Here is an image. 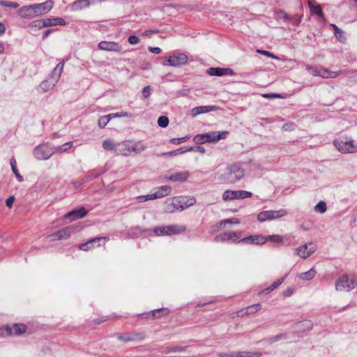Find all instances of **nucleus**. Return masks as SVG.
I'll list each match as a JSON object with an SVG mask.
<instances>
[{
  "label": "nucleus",
  "instance_id": "1",
  "mask_svg": "<svg viewBox=\"0 0 357 357\" xmlns=\"http://www.w3.org/2000/svg\"><path fill=\"white\" fill-rule=\"evenodd\" d=\"M53 1L48 0L40 3L24 6L18 10V14L22 18L37 17L49 13L53 8Z\"/></svg>",
  "mask_w": 357,
  "mask_h": 357
},
{
  "label": "nucleus",
  "instance_id": "2",
  "mask_svg": "<svg viewBox=\"0 0 357 357\" xmlns=\"http://www.w3.org/2000/svg\"><path fill=\"white\" fill-rule=\"evenodd\" d=\"M196 203L193 197H181L173 199L170 202H166L165 211L168 213H174L176 211H183Z\"/></svg>",
  "mask_w": 357,
  "mask_h": 357
},
{
  "label": "nucleus",
  "instance_id": "3",
  "mask_svg": "<svg viewBox=\"0 0 357 357\" xmlns=\"http://www.w3.org/2000/svg\"><path fill=\"white\" fill-rule=\"evenodd\" d=\"M244 170L236 164L229 165L227 172L221 175V179L227 183H235L243 178Z\"/></svg>",
  "mask_w": 357,
  "mask_h": 357
},
{
  "label": "nucleus",
  "instance_id": "4",
  "mask_svg": "<svg viewBox=\"0 0 357 357\" xmlns=\"http://www.w3.org/2000/svg\"><path fill=\"white\" fill-rule=\"evenodd\" d=\"M228 135V131L210 132L204 134H198L194 137L193 142L197 144H202L206 142H216L220 139H225Z\"/></svg>",
  "mask_w": 357,
  "mask_h": 357
},
{
  "label": "nucleus",
  "instance_id": "5",
  "mask_svg": "<svg viewBox=\"0 0 357 357\" xmlns=\"http://www.w3.org/2000/svg\"><path fill=\"white\" fill-rule=\"evenodd\" d=\"M357 287V276L355 275L344 274L335 282L337 291H350Z\"/></svg>",
  "mask_w": 357,
  "mask_h": 357
},
{
  "label": "nucleus",
  "instance_id": "6",
  "mask_svg": "<svg viewBox=\"0 0 357 357\" xmlns=\"http://www.w3.org/2000/svg\"><path fill=\"white\" fill-rule=\"evenodd\" d=\"M186 231L185 225H170L167 226L156 227L153 232L156 236H172L178 234Z\"/></svg>",
  "mask_w": 357,
  "mask_h": 357
},
{
  "label": "nucleus",
  "instance_id": "7",
  "mask_svg": "<svg viewBox=\"0 0 357 357\" xmlns=\"http://www.w3.org/2000/svg\"><path fill=\"white\" fill-rule=\"evenodd\" d=\"M33 153L37 160H45L54 153V148L48 143L41 144L33 149Z\"/></svg>",
  "mask_w": 357,
  "mask_h": 357
},
{
  "label": "nucleus",
  "instance_id": "8",
  "mask_svg": "<svg viewBox=\"0 0 357 357\" xmlns=\"http://www.w3.org/2000/svg\"><path fill=\"white\" fill-rule=\"evenodd\" d=\"M333 144L335 148L340 152L344 153H357V144H354L352 140L347 139H337L334 140Z\"/></svg>",
  "mask_w": 357,
  "mask_h": 357
},
{
  "label": "nucleus",
  "instance_id": "9",
  "mask_svg": "<svg viewBox=\"0 0 357 357\" xmlns=\"http://www.w3.org/2000/svg\"><path fill=\"white\" fill-rule=\"evenodd\" d=\"M27 330L24 324H14L12 326L8 325L0 328V335L2 336L21 335Z\"/></svg>",
  "mask_w": 357,
  "mask_h": 357
},
{
  "label": "nucleus",
  "instance_id": "10",
  "mask_svg": "<svg viewBox=\"0 0 357 357\" xmlns=\"http://www.w3.org/2000/svg\"><path fill=\"white\" fill-rule=\"evenodd\" d=\"M287 215V211L284 209H280L278 211H264L258 213L257 220L259 222H265L266 220H272Z\"/></svg>",
  "mask_w": 357,
  "mask_h": 357
},
{
  "label": "nucleus",
  "instance_id": "11",
  "mask_svg": "<svg viewBox=\"0 0 357 357\" xmlns=\"http://www.w3.org/2000/svg\"><path fill=\"white\" fill-rule=\"evenodd\" d=\"M252 196V192L246 190H229L224 192L222 199L225 201L233 200L235 199H245Z\"/></svg>",
  "mask_w": 357,
  "mask_h": 357
},
{
  "label": "nucleus",
  "instance_id": "12",
  "mask_svg": "<svg viewBox=\"0 0 357 357\" xmlns=\"http://www.w3.org/2000/svg\"><path fill=\"white\" fill-rule=\"evenodd\" d=\"M261 356L262 353L260 351L251 352L248 351L220 352L217 354L218 357H261Z\"/></svg>",
  "mask_w": 357,
  "mask_h": 357
},
{
  "label": "nucleus",
  "instance_id": "13",
  "mask_svg": "<svg viewBox=\"0 0 357 357\" xmlns=\"http://www.w3.org/2000/svg\"><path fill=\"white\" fill-rule=\"evenodd\" d=\"M75 228L73 226L66 227L56 232H54L49 236V238L54 240H66L69 238L71 235L75 232Z\"/></svg>",
  "mask_w": 357,
  "mask_h": 357
},
{
  "label": "nucleus",
  "instance_id": "14",
  "mask_svg": "<svg viewBox=\"0 0 357 357\" xmlns=\"http://www.w3.org/2000/svg\"><path fill=\"white\" fill-rule=\"evenodd\" d=\"M188 62V56L183 53L178 54L177 55L170 56L166 61L164 65H167L174 67H178L185 64Z\"/></svg>",
  "mask_w": 357,
  "mask_h": 357
},
{
  "label": "nucleus",
  "instance_id": "15",
  "mask_svg": "<svg viewBox=\"0 0 357 357\" xmlns=\"http://www.w3.org/2000/svg\"><path fill=\"white\" fill-rule=\"evenodd\" d=\"M206 73L211 76L221 77L224 75H234L235 72L229 68L211 67L207 69Z\"/></svg>",
  "mask_w": 357,
  "mask_h": 357
},
{
  "label": "nucleus",
  "instance_id": "16",
  "mask_svg": "<svg viewBox=\"0 0 357 357\" xmlns=\"http://www.w3.org/2000/svg\"><path fill=\"white\" fill-rule=\"evenodd\" d=\"M312 243H305L300 247L295 248L294 253L296 255L300 256L303 259H306L310 257L312 254L315 252V247H308V245H312Z\"/></svg>",
  "mask_w": 357,
  "mask_h": 357
},
{
  "label": "nucleus",
  "instance_id": "17",
  "mask_svg": "<svg viewBox=\"0 0 357 357\" xmlns=\"http://www.w3.org/2000/svg\"><path fill=\"white\" fill-rule=\"evenodd\" d=\"M63 61L60 62L52 70L51 75L48 78L49 82H50V86H54L56 82L59 81L63 68Z\"/></svg>",
  "mask_w": 357,
  "mask_h": 357
},
{
  "label": "nucleus",
  "instance_id": "18",
  "mask_svg": "<svg viewBox=\"0 0 357 357\" xmlns=\"http://www.w3.org/2000/svg\"><path fill=\"white\" fill-rule=\"evenodd\" d=\"M87 213L88 211L86 210L84 207H79L67 213L64 215V217L66 218L70 219V220L73 221L85 217L87 215Z\"/></svg>",
  "mask_w": 357,
  "mask_h": 357
},
{
  "label": "nucleus",
  "instance_id": "19",
  "mask_svg": "<svg viewBox=\"0 0 357 357\" xmlns=\"http://www.w3.org/2000/svg\"><path fill=\"white\" fill-rule=\"evenodd\" d=\"M98 49L109 52H120L121 46L115 42L101 41L98 43Z\"/></svg>",
  "mask_w": 357,
  "mask_h": 357
},
{
  "label": "nucleus",
  "instance_id": "20",
  "mask_svg": "<svg viewBox=\"0 0 357 357\" xmlns=\"http://www.w3.org/2000/svg\"><path fill=\"white\" fill-rule=\"evenodd\" d=\"M308 72L314 76H321L323 77H335L337 76L336 73L331 72L327 70H320L313 68L312 66H307L306 68Z\"/></svg>",
  "mask_w": 357,
  "mask_h": 357
},
{
  "label": "nucleus",
  "instance_id": "21",
  "mask_svg": "<svg viewBox=\"0 0 357 357\" xmlns=\"http://www.w3.org/2000/svg\"><path fill=\"white\" fill-rule=\"evenodd\" d=\"M146 149V146L143 141H138L135 143H132L130 141V155L132 154H139L142 153Z\"/></svg>",
  "mask_w": 357,
  "mask_h": 357
},
{
  "label": "nucleus",
  "instance_id": "22",
  "mask_svg": "<svg viewBox=\"0 0 357 357\" xmlns=\"http://www.w3.org/2000/svg\"><path fill=\"white\" fill-rule=\"evenodd\" d=\"M130 140L117 143L116 154L128 156L130 155Z\"/></svg>",
  "mask_w": 357,
  "mask_h": 357
},
{
  "label": "nucleus",
  "instance_id": "23",
  "mask_svg": "<svg viewBox=\"0 0 357 357\" xmlns=\"http://www.w3.org/2000/svg\"><path fill=\"white\" fill-rule=\"evenodd\" d=\"M189 177V172L188 171L178 172L173 174L169 175L167 177L169 181H179L184 182L187 181Z\"/></svg>",
  "mask_w": 357,
  "mask_h": 357
},
{
  "label": "nucleus",
  "instance_id": "24",
  "mask_svg": "<svg viewBox=\"0 0 357 357\" xmlns=\"http://www.w3.org/2000/svg\"><path fill=\"white\" fill-rule=\"evenodd\" d=\"M217 109L218 107L215 105L198 106L192 109V114L193 116H196L198 114L215 111Z\"/></svg>",
  "mask_w": 357,
  "mask_h": 357
},
{
  "label": "nucleus",
  "instance_id": "25",
  "mask_svg": "<svg viewBox=\"0 0 357 357\" xmlns=\"http://www.w3.org/2000/svg\"><path fill=\"white\" fill-rule=\"evenodd\" d=\"M108 240L107 237H95L90 240H89L87 242L81 243L79 245V248L82 250L86 251L89 249L93 247V244L96 242H100V241H107Z\"/></svg>",
  "mask_w": 357,
  "mask_h": 357
},
{
  "label": "nucleus",
  "instance_id": "26",
  "mask_svg": "<svg viewBox=\"0 0 357 357\" xmlns=\"http://www.w3.org/2000/svg\"><path fill=\"white\" fill-rule=\"evenodd\" d=\"M45 22L46 27L54 26L57 25L65 26L66 24V21L61 17H50L44 18Z\"/></svg>",
  "mask_w": 357,
  "mask_h": 357
},
{
  "label": "nucleus",
  "instance_id": "27",
  "mask_svg": "<svg viewBox=\"0 0 357 357\" xmlns=\"http://www.w3.org/2000/svg\"><path fill=\"white\" fill-rule=\"evenodd\" d=\"M288 338V334L287 333H280L275 335L271 336L264 340V341L268 344H271L274 342H278L280 340H286Z\"/></svg>",
  "mask_w": 357,
  "mask_h": 357
},
{
  "label": "nucleus",
  "instance_id": "28",
  "mask_svg": "<svg viewBox=\"0 0 357 357\" xmlns=\"http://www.w3.org/2000/svg\"><path fill=\"white\" fill-rule=\"evenodd\" d=\"M88 6H89L88 0H76L71 4V9L73 10H80Z\"/></svg>",
  "mask_w": 357,
  "mask_h": 357
},
{
  "label": "nucleus",
  "instance_id": "29",
  "mask_svg": "<svg viewBox=\"0 0 357 357\" xmlns=\"http://www.w3.org/2000/svg\"><path fill=\"white\" fill-rule=\"evenodd\" d=\"M312 327L313 324L310 320H304L296 324V328L302 331H309Z\"/></svg>",
  "mask_w": 357,
  "mask_h": 357
},
{
  "label": "nucleus",
  "instance_id": "30",
  "mask_svg": "<svg viewBox=\"0 0 357 357\" xmlns=\"http://www.w3.org/2000/svg\"><path fill=\"white\" fill-rule=\"evenodd\" d=\"M29 27L31 30H40L43 28H45L46 26H45V20L41 19V20H34L29 24Z\"/></svg>",
  "mask_w": 357,
  "mask_h": 357
},
{
  "label": "nucleus",
  "instance_id": "31",
  "mask_svg": "<svg viewBox=\"0 0 357 357\" xmlns=\"http://www.w3.org/2000/svg\"><path fill=\"white\" fill-rule=\"evenodd\" d=\"M162 195V194H158V193L154 192V193L150 194V195L138 196L137 197V199L139 202L142 203V202H146L149 200H153L155 199L161 198Z\"/></svg>",
  "mask_w": 357,
  "mask_h": 357
},
{
  "label": "nucleus",
  "instance_id": "32",
  "mask_svg": "<svg viewBox=\"0 0 357 357\" xmlns=\"http://www.w3.org/2000/svg\"><path fill=\"white\" fill-rule=\"evenodd\" d=\"M102 148L106 151H116L117 143L115 144L112 139H107L102 142Z\"/></svg>",
  "mask_w": 357,
  "mask_h": 357
},
{
  "label": "nucleus",
  "instance_id": "33",
  "mask_svg": "<svg viewBox=\"0 0 357 357\" xmlns=\"http://www.w3.org/2000/svg\"><path fill=\"white\" fill-rule=\"evenodd\" d=\"M316 273V270L312 267L308 271L301 273L299 277L303 280H310L315 276Z\"/></svg>",
  "mask_w": 357,
  "mask_h": 357
},
{
  "label": "nucleus",
  "instance_id": "34",
  "mask_svg": "<svg viewBox=\"0 0 357 357\" xmlns=\"http://www.w3.org/2000/svg\"><path fill=\"white\" fill-rule=\"evenodd\" d=\"M10 165L11 166L12 171H13V174L15 175L17 181L19 182H22L24 181V178H23L22 176L20 175V174L18 172V169L16 166V161L14 158L10 159Z\"/></svg>",
  "mask_w": 357,
  "mask_h": 357
},
{
  "label": "nucleus",
  "instance_id": "35",
  "mask_svg": "<svg viewBox=\"0 0 357 357\" xmlns=\"http://www.w3.org/2000/svg\"><path fill=\"white\" fill-rule=\"evenodd\" d=\"M73 146V142H68L59 146H53L54 153H62Z\"/></svg>",
  "mask_w": 357,
  "mask_h": 357
},
{
  "label": "nucleus",
  "instance_id": "36",
  "mask_svg": "<svg viewBox=\"0 0 357 357\" xmlns=\"http://www.w3.org/2000/svg\"><path fill=\"white\" fill-rule=\"evenodd\" d=\"M186 152H188V146H181L179 149L174 150V151H169V152H164L162 153V155L175 156L178 154H182V153H184Z\"/></svg>",
  "mask_w": 357,
  "mask_h": 357
},
{
  "label": "nucleus",
  "instance_id": "37",
  "mask_svg": "<svg viewBox=\"0 0 357 357\" xmlns=\"http://www.w3.org/2000/svg\"><path fill=\"white\" fill-rule=\"evenodd\" d=\"M169 312V310L167 308H160L157 310H153L152 311L153 317L155 318H160L163 316L167 315Z\"/></svg>",
  "mask_w": 357,
  "mask_h": 357
},
{
  "label": "nucleus",
  "instance_id": "38",
  "mask_svg": "<svg viewBox=\"0 0 357 357\" xmlns=\"http://www.w3.org/2000/svg\"><path fill=\"white\" fill-rule=\"evenodd\" d=\"M284 281V278L278 279L277 281L274 282L269 287L264 289L263 292H264L265 294L270 293L271 291L276 289L278 287H279Z\"/></svg>",
  "mask_w": 357,
  "mask_h": 357
},
{
  "label": "nucleus",
  "instance_id": "39",
  "mask_svg": "<svg viewBox=\"0 0 357 357\" xmlns=\"http://www.w3.org/2000/svg\"><path fill=\"white\" fill-rule=\"evenodd\" d=\"M266 241H271L275 243H282L283 241L282 236L278 234L266 236Z\"/></svg>",
  "mask_w": 357,
  "mask_h": 357
},
{
  "label": "nucleus",
  "instance_id": "40",
  "mask_svg": "<svg viewBox=\"0 0 357 357\" xmlns=\"http://www.w3.org/2000/svg\"><path fill=\"white\" fill-rule=\"evenodd\" d=\"M172 188L169 185H162L158 188L155 193L162 194L161 197L168 195L171 192Z\"/></svg>",
  "mask_w": 357,
  "mask_h": 357
},
{
  "label": "nucleus",
  "instance_id": "41",
  "mask_svg": "<svg viewBox=\"0 0 357 357\" xmlns=\"http://www.w3.org/2000/svg\"><path fill=\"white\" fill-rule=\"evenodd\" d=\"M261 309V305L259 303L252 305L247 307L246 314H254Z\"/></svg>",
  "mask_w": 357,
  "mask_h": 357
},
{
  "label": "nucleus",
  "instance_id": "42",
  "mask_svg": "<svg viewBox=\"0 0 357 357\" xmlns=\"http://www.w3.org/2000/svg\"><path fill=\"white\" fill-rule=\"evenodd\" d=\"M0 6L6 8H17L20 5L17 2L0 0Z\"/></svg>",
  "mask_w": 357,
  "mask_h": 357
},
{
  "label": "nucleus",
  "instance_id": "43",
  "mask_svg": "<svg viewBox=\"0 0 357 357\" xmlns=\"http://www.w3.org/2000/svg\"><path fill=\"white\" fill-rule=\"evenodd\" d=\"M169 122V119L166 116H160L158 119V126L162 128L167 127Z\"/></svg>",
  "mask_w": 357,
  "mask_h": 357
},
{
  "label": "nucleus",
  "instance_id": "44",
  "mask_svg": "<svg viewBox=\"0 0 357 357\" xmlns=\"http://www.w3.org/2000/svg\"><path fill=\"white\" fill-rule=\"evenodd\" d=\"M314 210L321 213H324L327 210L326 204L324 201H320L314 207Z\"/></svg>",
  "mask_w": 357,
  "mask_h": 357
},
{
  "label": "nucleus",
  "instance_id": "45",
  "mask_svg": "<svg viewBox=\"0 0 357 357\" xmlns=\"http://www.w3.org/2000/svg\"><path fill=\"white\" fill-rule=\"evenodd\" d=\"M253 244L263 245L266 242V236L262 235L253 236Z\"/></svg>",
  "mask_w": 357,
  "mask_h": 357
},
{
  "label": "nucleus",
  "instance_id": "46",
  "mask_svg": "<svg viewBox=\"0 0 357 357\" xmlns=\"http://www.w3.org/2000/svg\"><path fill=\"white\" fill-rule=\"evenodd\" d=\"M129 335L130 339H132V341H142L145 338L144 333H134Z\"/></svg>",
  "mask_w": 357,
  "mask_h": 357
},
{
  "label": "nucleus",
  "instance_id": "47",
  "mask_svg": "<svg viewBox=\"0 0 357 357\" xmlns=\"http://www.w3.org/2000/svg\"><path fill=\"white\" fill-rule=\"evenodd\" d=\"M189 139H190V136L186 135V136L182 137L172 138L170 139V142L173 144H180L187 142Z\"/></svg>",
  "mask_w": 357,
  "mask_h": 357
},
{
  "label": "nucleus",
  "instance_id": "48",
  "mask_svg": "<svg viewBox=\"0 0 357 357\" xmlns=\"http://www.w3.org/2000/svg\"><path fill=\"white\" fill-rule=\"evenodd\" d=\"M109 116H110L105 115L99 118L98 123L100 128H103L106 126L109 121Z\"/></svg>",
  "mask_w": 357,
  "mask_h": 357
},
{
  "label": "nucleus",
  "instance_id": "49",
  "mask_svg": "<svg viewBox=\"0 0 357 357\" xmlns=\"http://www.w3.org/2000/svg\"><path fill=\"white\" fill-rule=\"evenodd\" d=\"M241 236L239 232H227V241H236Z\"/></svg>",
  "mask_w": 357,
  "mask_h": 357
},
{
  "label": "nucleus",
  "instance_id": "50",
  "mask_svg": "<svg viewBox=\"0 0 357 357\" xmlns=\"http://www.w3.org/2000/svg\"><path fill=\"white\" fill-rule=\"evenodd\" d=\"M310 10L312 13H313L314 14H315L319 17H324L322 8L319 5L310 6Z\"/></svg>",
  "mask_w": 357,
  "mask_h": 357
},
{
  "label": "nucleus",
  "instance_id": "51",
  "mask_svg": "<svg viewBox=\"0 0 357 357\" xmlns=\"http://www.w3.org/2000/svg\"><path fill=\"white\" fill-rule=\"evenodd\" d=\"M240 223V220L238 218H229L223 220L220 222V225L222 226V225L226 224H231V225H238Z\"/></svg>",
  "mask_w": 357,
  "mask_h": 357
},
{
  "label": "nucleus",
  "instance_id": "52",
  "mask_svg": "<svg viewBox=\"0 0 357 357\" xmlns=\"http://www.w3.org/2000/svg\"><path fill=\"white\" fill-rule=\"evenodd\" d=\"M188 151H196L204 154L206 153V149L202 146H188Z\"/></svg>",
  "mask_w": 357,
  "mask_h": 357
},
{
  "label": "nucleus",
  "instance_id": "53",
  "mask_svg": "<svg viewBox=\"0 0 357 357\" xmlns=\"http://www.w3.org/2000/svg\"><path fill=\"white\" fill-rule=\"evenodd\" d=\"M40 87L43 90V91L46 92L50 89H52L54 86H50V82H49V79L44 80L40 84Z\"/></svg>",
  "mask_w": 357,
  "mask_h": 357
},
{
  "label": "nucleus",
  "instance_id": "54",
  "mask_svg": "<svg viewBox=\"0 0 357 357\" xmlns=\"http://www.w3.org/2000/svg\"><path fill=\"white\" fill-rule=\"evenodd\" d=\"M214 241L215 242H225L227 241V232H224L216 236L214 238Z\"/></svg>",
  "mask_w": 357,
  "mask_h": 357
},
{
  "label": "nucleus",
  "instance_id": "55",
  "mask_svg": "<svg viewBox=\"0 0 357 357\" xmlns=\"http://www.w3.org/2000/svg\"><path fill=\"white\" fill-rule=\"evenodd\" d=\"M335 36L340 42L344 43L346 41L345 33L342 29L335 33Z\"/></svg>",
  "mask_w": 357,
  "mask_h": 357
},
{
  "label": "nucleus",
  "instance_id": "56",
  "mask_svg": "<svg viewBox=\"0 0 357 357\" xmlns=\"http://www.w3.org/2000/svg\"><path fill=\"white\" fill-rule=\"evenodd\" d=\"M116 337H117L118 340H119L121 341H123V342H131L132 341V339H130L129 335L117 334Z\"/></svg>",
  "mask_w": 357,
  "mask_h": 357
},
{
  "label": "nucleus",
  "instance_id": "57",
  "mask_svg": "<svg viewBox=\"0 0 357 357\" xmlns=\"http://www.w3.org/2000/svg\"><path fill=\"white\" fill-rule=\"evenodd\" d=\"M253 236H247L238 241V243L253 244Z\"/></svg>",
  "mask_w": 357,
  "mask_h": 357
},
{
  "label": "nucleus",
  "instance_id": "58",
  "mask_svg": "<svg viewBox=\"0 0 357 357\" xmlns=\"http://www.w3.org/2000/svg\"><path fill=\"white\" fill-rule=\"evenodd\" d=\"M128 40L131 45H137L139 42V38L138 36L132 35L129 36Z\"/></svg>",
  "mask_w": 357,
  "mask_h": 357
},
{
  "label": "nucleus",
  "instance_id": "59",
  "mask_svg": "<svg viewBox=\"0 0 357 357\" xmlns=\"http://www.w3.org/2000/svg\"><path fill=\"white\" fill-rule=\"evenodd\" d=\"M151 86H145L143 90H142V95H143V97L146 99L148 98L150 95H151Z\"/></svg>",
  "mask_w": 357,
  "mask_h": 357
},
{
  "label": "nucleus",
  "instance_id": "60",
  "mask_svg": "<svg viewBox=\"0 0 357 357\" xmlns=\"http://www.w3.org/2000/svg\"><path fill=\"white\" fill-rule=\"evenodd\" d=\"M257 52L261 54H263L264 56H266L268 57H270V58H273V59H278V57L276 56H275L273 54H272L271 52H268V51H266V50H257Z\"/></svg>",
  "mask_w": 357,
  "mask_h": 357
},
{
  "label": "nucleus",
  "instance_id": "61",
  "mask_svg": "<svg viewBox=\"0 0 357 357\" xmlns=\"http://www.w3.org/2000/svg\"><path fill=\"white\" fill-rule=\"evenodd\" d=\"M15 201V197L13 195L10 196L6 201V204L8 208H12L13 202Z\"/></svg>",
  "mask_w": 357,
  "mask_h": 357
},
{
  "label": "nucleus",
  "instance_id": "62",
  "mask_svg": "<svg viewBox=\"0 0 357 357\" xmlns=\"http://www.w3.org/2000/svg\"><path fill=\"white\" fill-rule=\"evenodd\" d=\"M149 51L153 54H160L161 52V49L158 47H149Z\"/></svg>",
  "mask_w": 357,
  "mask_h": 357
},
{
  "label": "nucleus",
  "instance_id": "63",
  "mask_svg": "<svg viewBox=\"0 0 357 357\" xmlns=\"http://www.w3.org/2000/svg\"><path fill=\"white\" fill-rule=\"evenodd\" d=\"M56 29H47L46 31H44L43 34V36H42V39L44 40H45L48 36L49 35L52 33L53 31H54Z\"/></svg>",
  "mask_w": 357,
  "mask_h": 357
},
{
  "label": "nucleus",
  "instance_id": "64",
  "mask_svg": "<svg viewBox=\"0 0 357 357\" xmlns=\"http://www.w3.org/2000/svg\"><path fill=\"white\" fill-rule=\"evenodd\" d=\"M293 292H294V290L292 288H288L287 289H286L284 291L283 295L285 297H289L293 294Z\"/></svg>",
  "mask_w": 357,
  "mask_h": 357
}]
</instances>
